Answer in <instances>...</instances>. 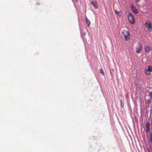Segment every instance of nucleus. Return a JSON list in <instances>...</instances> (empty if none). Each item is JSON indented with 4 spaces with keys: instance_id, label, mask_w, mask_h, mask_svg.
Segmentation results:
<instances>
[{
    "instance_id": "nucleus-1",
    "label": "nucleus",
    "mask_w": 152,
    "mask_h": 152,
    "mask_svg": "<svg viewBox=\"0 0 152 152\" xmlns=\"http://www.w3.org/2000/svg\"><path fill=\"white\" fill-rule=\"evenodd\" d=\"M122 33L125 40L128 41L129 39L130 33L129 31L124 30L123 31Z\"/></svg>"
},
{
    "instance_id": "nucleus-2",
    "label": "nucleus",
    "mask_w": 152,
    "mask_h": 152,
    "mask_svg": "<svg viewBox=\"0 0 152 152\" xmlns=\"http://www.w3.org/2000/svg\"><path fill=\"white\" fill-rule=\"evenodd\" d=\"M128 18L129 21L131 23L134 24L135 22L134 18V16L130 12H129Z\"/></svg>"
},
{
    "instance_id": "nucleus-3",
    "label": "nucleus",
    "mask_w": 152,
    "mask_h": 152,
    "mask_svg": "<svg viewBox=\"0 0 152 152\" xmlns=\"http://www.w3.org/2000/svg\"><path fill=\"white\" fill-rule=\"evenodd\" d=\"M145 27L149 31H151L152 30V26L151 23L149 21L146 22L145 23Z\"/></svg>"
},
{
    "instance_id": "nucleus-4",
    "label": "nucleus",
    "mask_w": 152,
    "mask_h": 152,
    "mask_svg": "<svg viewBox=\"0 0 152 152\" xmlns=\"http://www.w3.org/2000/svg\"><path fill=\"white\" fill-rule=\"evenodd\" d=\"M135 49L136 52L139 54L140 53L141 50L142 49V46L140 43H138Z\"/></svg>"
},
{
    "instance_id": "nucleus-5",
    "label": "nucleus",
    "mask_w": 152,
    "mask_h": 152,
    "mask_svg": "<svg viewBox=\"0 0 152 152\" xmlns=\"http://www.w3.org/2000/svg\"><path fill=\"white\" fill-rule=\"evenodd\" d=\"M145 72L146 75H150L151 72H152V66L151 65L148 66L147 69H145Z\"/></svg>"
},
{
    "instance_id": "nucleus-6",
    "label": "nucleus",
    "mask_w": 152,
    "mask_h": 152,
    "mask_svg": "<svg viewBox=\"0 0 152 152\" xmlns=\"http://www.w3.org/2000/svg\"><path fill=\"white\" fill-rule=\"evenodd\" d=\"M91 4L93 5L95 9H97L98 7L97 2L96 0H92L90 1Z\"/></svg>"
},
{
    "instance_id": "nucleus-7",
    "label": "nucleus",
    "mask_w": 152,
    "mask_h": 152,
    "mask_svg": "<svg viewBox=\"0 0 152 152\" xmlns=\"http://www.w3.org/2000/svg\"><path fill=\"white\" fill-rule=\"evenodd\" d=\"M131 8L132 10L134 13L135 14H137L138 13V10L132 4L131 5Z\"/></svg>"
},
{
    "instance_id": "nucleus-8",
    "label": "nucleus",
    "mask_w": 152,
    "mask_h": 152,
    "mask_svg": "<svg viewBox=\"0 0 152 152\" xmlns=\"http://www.w3.org/2000/svg\"><path fill=\"white\" fill-rule=\"evenodd\" d=\"M150 123L149 121H148L146 124V126L147 128L146 132L148 133L150 131Z\"/></svg>"
},
{
    "instance_id": "nucleus-9",
    "label": "nucleus",
    "mask_w": 152,
    "mask_h": 152,
    "mask_svg": "<svg viewBox=\"0 0 152 152\" xmlns=\"http://www.w3.org/2000/svg\"><path fill=\"white\" fill-rule=\"evenodd\" d=\"M144 50L145 52L148 53L151 50V49L150 47L148 45H146L144 47Z\"/></svg>"
},
{
    "instance_id": "nucleus-10",
    "label": "nucleus",
    "mask_w": 152,
    "mask_h": 152,
    "mask_svg": "<svg viewBox=\"0 0 152 152\" xmlns=\"http://www.w3.org/2000/svg\"><path fill=\"white\" fill-rule=\"evenodd\" d=\"M86 24H87V26L88 27H89L91 24L90 21L88 20L86 17Z\"/></svg>"
},
{
    "instance_id": "nucleus-11",
    "label": "nucleus",
    "mask_w": 152,
    "mask_h": 152,
    "mask_svg": "<svg viewBox=\"0 0 152 152\" xmlns=\"http://www.w3.org/2000/svg\"><path fill=\"white\" fill-rule=\"evenodd\" d=\"M145 102L146 104H149L151 103V101L150 99H146L145 100Z\"/></svg>"
},
{
    "instance_id": "nucleus-12",
    "label": "nucleus",
    "mask_w": 152,
    "mask_h": 152,
    "mask_svg": "<svg viewBox=\"0 0 152 152\" xmlns=\"http://www.w3.org/2000/svg\"><path fill=\"white\" fill-rule=\"evenodd\" d=\"M120 104L121 106L122 107H123L124 106V103L122 99H120Z\"/></svg>"
},
{
    "instance_id": "nucleus-13",
    "label": "nucleus",
    "mask_w": 152,
    "mask_h": 152,
    "mask_svg": "<svg viewBox=\"0 0 152 152\" xmlns=\"http://www.w3.org/2000/svg\"><path fill=\"white\" fill-rule=\"evenodd\" d=\"M114 12L115 13L118 15L121 12V11H118L117 10H114Z\"/></svg>"
},
{
    "instance_id": "nucleus-14",
    "label": "nucleus",
    "mask_w": 152,
    "mask_h": 152,
    "mask_svg": "<svg viewBox=\"0 0 152 152\" xmlns=\"http://www.w3.org/2000/svg\"><path fill=\"white\" fill-rule=\"evenodd\" d=\"M100 73L102 74V75H105V74H104V73L103 71V69H100Z\"/></svg>"
},
{
    "instance_id": "nucleus-15",
    "label": "nucleus",
    "mask_w": 152,
    "mask_h": 152,
    "mask_svg": "<svg viewBox=\"0 0 152 152\" xmlns=\"http://www.w3.org/2000/svg\"><path fill=\"white\" fill-rule=\"evenodd\" d=\"M149 96L150 97V99H152V91L149 92Z\"/></svg>"
},
{
    "instance_id": "nucleus-16",
    "label": "nucleus",
    "mask_w": 152,
    "mask_h": 152,
    "mask_svg": "<svg viewBox=\"0 0 152 152\" xmlns=\"http://www.w3.org/2000/svg\"><path fill=\"white\" fill-rule=\"evenodd\" d=\"M150 142H152V134L151 133L150 135Z\"/></svg>"
},
{
    "instance_id": "nucleus-17",
    "label": "nucleus",
    "mask_w": 152,
    "mask_h": 152,
    "mask_svg": "<svg viewBox=\"0 0 152 152\" xmlns=\"http://www.w3.org/2000/svg\"><path fill=\"white\" fill-rule=\"evenodd\" d=\"M126 96V98H127V96H128V95H127V94H126V96Z\"/></svg>"
},
{
    "instance_id": "nucleus-18",
    "label": "nucleus",
    "mask_w": 152,
    "mask_h": 152,
    "mask_svg": "<svg viewBox=\"0 0 152 152\" xmlns=\"http://www.w3.org/2000/svg\"><path fill=\"white\" fill-rule=\"evenodd\" d=\"M76 1H77L78 0H75Z\"/></svg>"
}]
</instances>
